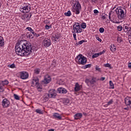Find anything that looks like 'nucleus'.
Segmentation results:
<instances>
[{"instance_id":"f257e3e1","label":"nucleus","mask_w":131,"mask_h":131,"mask_svg":"<svg viewBox=\"0 0 131 131\" xmlns=\"http://www.w3.org/2000/svg\"><path fill=\"white\" fill-rule=\"evenodd\" d=\"M15 53L18 56H29L32 54V45L29 42L19 41L15 46Z\"/></svg>"},{"instance_id":"f03ea898","label":"nucleus","mask_w":131,"mask_h":131,"mask_svg":"<svg viewBox=\"0 0 131 131\" xmlns=\"http://www.w3.org/2000/svg\"><path fill=\"white\" fill-rule=\"evenodd\" d=\"M117 17L119 20H123L126 17V10L124 8L118 7L115 10Z\"/></svg>"},{"instance_id":"7ed1b4c3","label":"nucleus","mask_w":131,"mask_h":131,"mask_svg":"<svg viewBox=\"0 0 131 131\" xmlns=\"http://www.w3.org/2000/svg\"><path fill=\"white\" fill-rule=\"evenodd\" d=\"M73 6L72 9V11L73 12V13H75L76 15H78V14L80 13V10H81V5H80L79 1H73Z\"/></svg>"},{"instance_id":"20e7f679","label":"nucleus","mask_w":131,"mask_h":131,"mask_svg":"<svg viewBox=\"0 0 131 131\" xmlns=\"http://www.w3.org/2000/svg\"><path fill=\"white\" fill-rule=\"evenodd\" d=\"M31 10V5L29 3H24L19 7V11L21 13L26 14L29 13Z\"/></svg>"},{"instance_id":"39448f33","label":"nucleus","mask_w":131,"mask_h":131,"mask_svg":"<svg viewBox=\"0 0 131 131\" xmlns=\"http://www.w3.org/2000/svg\"><path fill=\"white\" fill-rule=\"evenodd\" d=\"M75 60L79 65H85L86 64V58L82 54L78 55Z\"/></svg>"},{"instance_id":"423d86ee","label":"nucleus","mask_w":131,"mask_h":131,"mask_svg":"<svg viewBox=\"0 0 131 131\" xmlns=\"http://www.w3.org/2000/svg\"><path fill=\"white\" fill-rule=\"evenodd\" d=\"M73 28L74 30L73 32H75V33H81V32H82V29H81V27L78 23H76L73 25Z\"/></svg>"},{"instance_id":"0eeeda50","label":"nucleus","mask_w":131,"mask_h":131,"mask_svg":"<svg viewBox=\"0 0 131 131\" xmlns=\"http://www.w3.org/2000/svg\"><path fill=\"white\" fill-rule=\"evenodd\" d=\"M50 81H52V78L50 75L47 74L44 76V79L41 81V84H48Z\"/></svg>"},{"instance_id":"6e6552de","label":"nucleus","mask_w":131,"mask_h":131,"mask_svg":"<svg viewBox=\"0 0 131 131\" xmlns=\"http://www.w3.org/2000/svg\"><path fill=\"white\" fill-rule=\"evenodd\" d=\"M42 45L45 48H49V47H50L51 45H52L51 39L46 38L43 41Z\"/></svg>"},{"instance_id":"1a4fd4ad","label":"nucleus","mask_w":131,"mask_h":131,"mask_svg":"<svg viewBox=\"0 0 131 131\" xmlns=\"http://www.w3.org/2000/svg\"><path fill=\"white\" fill-rule=\"evenodd\" d=\"M19 74L21 79L25 80L27 79V78L29 77V74H28L27 72L26 71L20 72Z\"/></svg>"},{"instance_id":"9d476101","label":"nucleus","mask_w":131,"mask_h":131,"mask_svg":"<svg viewBox=\"0 0 131 131\" xmlns=\"http://www.w3.org/2000/svg\"><path fill=\"white\" fill-rule=\"evenodd\" d=\"M10 101L8 100L7 98L4 99L2 101V106L3 108H9L10 107Z\"/></svg>"},{"instance_id":"9b49d317","label":"nucleus","mask_w":131,"mask_h":131,"mask_svg":"<svg viewBox=\"0 0 131 131\" xmlns=\"http://www.w3.org/2000/svg\"><path fill=\"white\" fill-rule=\"evenodd\" d=\"M51 39L53 40V41L58 42L60 39V36H59V34L57 33L53 34Z\"/></svg>"},{"instance_id":"f8f14e48","label":"nucleus","mask_w":131,"mask_h":131,"mask_svg":"<svg viewBox=\"0 0 131 131\" xmlns=\"http://www.w3.org/2000/svg\"><path fill=\"white\" fill-rule=\"evenodd\" d=\"M125 104L127 107L131 108V97L127 96L124 99Z\"/></svg>"},{"instance_id":"ddd939ff","label":"nucleus","mask_w":131,"mask_h":131,"mask_svg":"<svg viewBox=\"0 0 131 131\" xmlns=\"http://www.w3.org/2000/svg\"><path fill=\"white\" fill-rule=\"evenodd\" d=\"M48 95H49V98H56V96H57L56 90L54 89L50 90L49 91Z\"/></svg>"},{"instance_id":"4468645a","label":"nucleus","mask_w":131,"mask_h":131,"mask_svg":"<svg viewBox=\"0 0 131 131\" xmlns=\"http://www.w3.org/2000/svg\"><path fill=\"white\" fill-rule=\"evenodd\" d=\"M38 83H39V79L37 77L34 78L31 82V86H35Z\"/></svg>"},{"instance_id":"2eb2a0df","label":"nucleus","mask_w":131,"mask_h":131,"mask_svg":"<svg viewBox=\"0 0 131 131\" xmlns=\"http://www.w3.org/2000/svg\"><path fill=\"white\" fill-rule=\"evenodd\" d=\"M111 15H112V11H110L108 13V18L111 21V22H113V23H115L116 24H119V23H120L119 21H114V17L113 16V18L111 17Z\"/></svg>"},{"instance_id":"dca6fc26","label":"nucleus","mask_w":131,"mask_h":131,"mask_svg":"<svg viewBox=\"0 0 131 131\" xmlns=\"http://www.w3.org/2000/svg\"><path fill=\"white\" fill-rule=\"evenodd\" d=\"M57 91L59 94H67V90L64 88H59Z\"/></svg>"},{"instance_id":"f3484780","label":"nucleus","mask_w":131,"mask_h":131,"mask_svg":"<svg viewBox=\"0 0 131 131\" xmlns=\"http://www.w3.org/2000/svg\"><path fill=\"white\" fill-rule=\"evenodd\" d=\"M81 89V85H80L78 82H76L75 85L74 91L75 92H79Z\"/></svg>"},{"instance_id":"a211bd4d","label":"nucleus","mask_w":131,"mask_h":131,"mask_svg":"<svg viewBox=\"0 0 131 131\" xmlns=\"http://www.w3.org/2000/svg\"><path fill=\"white\" fill-rule=\"evenodd\" d=\"M53 118L55 119H57L58 120H61L62 119V117L61 116V115L59 114L58 113H54L53 115Z\"/></svg>"},{"instance_id":"6ab92c4d","label":"nucleus","mask_w":131,"mask_h":131,"mask_svg":"<svg viewBox=\"0 0 131 131\" xmlns=\"http://www.w3.org/2000/svg\"><path fill=\"white\" fill-rule=\"evenodd\" d=\"M32 16V14L31 13H29L27 14H25V17L26 18V22H28L29 20H30V18Z\"/></svg>"},{"instance_id":"aec40b11","label":"nucleus","mask_w":131,"mask_h":131,"mask_svg":"<svg viewBox=\"0 0 131 131\" xmlns=\"http://www.w3.org/2000/svg\"><path fill=\"white\" fill-rule=\"evenodd\" d=\"M74 117L75 119H76V120H77V119H80V118H81V117H82V114L77 113L74 116Z\"/></svg>"},{"instance_id":"412c9836","label":"nucleus","mask_w":131,"mask_h":131,"mask_svg":"<svg viewBox=\"0 0 131 131\" xmlns=\"http://www.w3.org/2000/svg\"><path fill=\"white\" fill-rule=\"evenodd\" d=\"M110 49L113 53H114V52H116V47L114 44H112L110 47Z\"/></svg>"},{"instance_id":"4be33fe9","label":"nucleus","mask_w":131,"mask_h":131,"mask_svg":"<svg viewBox=\"0 0 131 131\" xmlns=\"http://www.w3.org/2000/svg\"><path fill=\"white\" fill-rule=\"evenodd\" d=\"M5 46V40L4 37L0 36V47H4Z\"/></svg>"},{"instance_id":"5701e85b","label":"nucleus","mask_w":131,"mask_h":131,"mask_svg":"<svg viewBox=\"0 0 131 131\" xmlns=\"http://www.w3.org/2000/svg\"><path fill=\"white\" fill-rule=\"evenodd\" d=\"M32 33L28 32L26 34V36L28 37V38H31L32 39L33 37H34V35L33 34H31Z\"/></svg>"},{"instance_id":"b1692460","label":"nucleus","mask_w":131,"mask_h":131,"mask_svg":"<svg viewBox=\"0 0 131 131\" xmlns=\"http://www.w3.org/2000/svg\"><path fill=\"white\" fill-rule=\"evenodd\" d=\"M26 30H28V31H30L32 34H35V33L34 32V30L32 29L31 27H27L26 28Z\"/></svg>"},{"instance_id":"393cba45","label":"nucleus","mask_w":131,"mask_h":131,"mask_svg":"<svg viewBox=\"0 0 131 131\" xmlns=\"http://www.w3.org/2000/svg\"><path fill=\"white\" fill-rule=\"evenodd\" d=\"M36 88L38 92H41L42 91V86L39 83L36 85Z\"/></svg>"},{"instance_id":"a878e982","label":"nucleus","mask_w":131,"mask_h":131,"mask_svg":"<svg viewBox=\"0 0 131 131\" xmlns=\"http://www.w3.org/2000/svg\"><path fill=\"white\" fill-rule=\"evenodd\" d=\"M49 98H50L49 93H45L44 94V96H43V100H45V101H49Z\"/></svg>"},{"instance_id":"bb28decb","label":"nucleus","mask_w":131,"mask_h":131,"mask_svg":"<svg viewBox=\"0 0 131 131\" xmlns=\"http://www.w3.org/2000/svg\"><path fill=\"white\" fill-rule=\"evenodd\" d=\"M0 83H1V84H2V85H6L9 84V81H8L7 80H5L4 81H2Z\"/></svg>"},{"instance_id":"cd10ccee","label":"nucleus","mask_w":131,"mask_h":131,"mask_svg":"<svg viewBox=\"0 0 131 131\" xmlns=\"http://www.w3.org/2000/svg\"><path fill=\"white\" fill-rule=\"evenodd\" d=\"M129 34L128 36V40H129V43H130V45H131V28H129Z\"/></svg>"},{"instance_id":"c85d7f7f","label":"nucleus","mask_w":131,"mask_h":131,"mask_svg":"<svg viewBox=\"0 0 131 131\" xmlns=\"http://www.w3.org/2000/svg\"><path fill=\"white\" fill-rule=\"evenodd\" d=\"M80 26L81 28H82V29H85V28H86V24L85 23H82Z\"/></svg>"},{"instance_id":"c756f323","label":"nucleus","mask_w":131,"mask_h":131,"mask_svg":"<svg viewBox=\"0 0 131 131\" xmlns=\"http://www.w3.org/2000/svg\"><path fill=\"white\" fill-rule=\"evenodd\" d=\"M110 89H112V90L114 89V84L113 83V82H112L111 80L110 81Z\"/></svg>"},{"instance_id":"7c9ffc66","label":"nucleus","mask_w":131,"mask_h":131,"mask_svg":"<svg viewBox=\"0 0 131 131\" xmlns=\"http://www.w3.org/2000/svg\"><path fill=\"white\" fill-rule=\"evenodd\" d=\"M70 102V100L69 99H65L63 101V104H64V105H68Z\"/></svg>"},{"instance_id":"2f4dec72","label":"nucleus","mask_w":131,"mask_h":131,"mask_svg":"<svg viewBox=\"0 0 131 131\" xmlns=\"http://www.w3.org/2000/svg\"><path fill=\"white\" fill-rule=\"evenodd\" d=\"M91 84H95L96 83V78H92L90 81Z\"/></svg>"},{"instance_id":"473e14b6","label":"nucleus","mask_w":131,"mask_h":131,"mask_svg":"<svg viewBox=\"0 0 131 131\" xmlns=\"http://www.w3.org/2000/svg\"><path fill=\"white\" fill-rule=\"evenodd\" d=\"M64 15L65 16H67V17H70V16H71V11L69 10L67 12L64 13Z\"/></svg>"},{"instance_id":"72a5a7b5","label":"nucleus","mask_w":131,"mask_h":131,"mask_svg":"<svg viewBox=\"0 0 131 131\" xmlns=\"http://www.w3.org/2000/svg\"><path fill=\"white\" fill-rule=\"evenodd\" d=\"M124 30L125 32H127V31L129 32V28L127 26V25L124 26Z\"/></svg>"},{"instance_id":"f704fd0d","label":"nucleus","mask_w":131,"mask_h":131,"mask_svg":"<svg viewBox=\"0 0 131 131\" xmlns=\"http://www.w3.org/2000/svg\"><path fill=\"white\" fill-rule=\"evenodd\" d=\"M40 72V69H35L34 70L35 74H39Z\"/></svg>"},{"instance_id":"c9c22d12","label":"nucleus","mask_w":131,"mask_h":131,"mask_svg":"<svg viewBox=\"0 0 131 131\" xmlns=\"http://www.w3.org/2000/svg\"><path fill=\"white\" fill-rule=\"evenodd\" d=\"M36 113H38L39 114H43V112L40 109L36 110Z\"/></svg>"},{"instance_id":"e433bc0d","label":"nucleus","mask_w":131,"mask_h":131,"mask_svg":"<svg viewBox=\"0 0 131 131\" xmlns=\"http://www.w3.org/2000/svg\"><path fill=\"white\" fill-rule=\"evenodd\" d=\"M92 67V64H86L83 67L84 69H86V68H91Z\"/></svg>"},{"instance_id":"4c0bfd02","label":"nucleus","mask_w":131,"mask_h":131,"mask_svg":"<svg viewBox=\"0 0 131 131\" xmlns=\"http://www.w3.org/2000/svg\"><path fill=\"white\" fill-rule=\"evenodd\" d=\"M8 67H9V68H16V66L15 65V64L12 63L11 64H9L8 66Z\"/></svg>"},{"instance_id":"58836bf2","label":"nucleus","mask_w":131,"mask_h":131,"mask_svg":"<svg viewBox=\"0 0 131 131\" xmlns=\"http://www.w3.org/2000/svg\"><path fill=\"white\" fill-rule=\"evenodd\" d=\"M112 104H113V99H111L108 102H107L106 105L109 106Z\"/></svg>"},{"instance_id":"ea45409f","label":"nucleus","mask_w":131,"mask_h":131,"mask_svg":"<svg viewBox=\"0 0 131 131\" xmlns=\"http://www.w3.org/2000/svg\"><path fill=\"white\" fill-rule=\"evenodd\" d=\"M5 91L4 90V88L3 87V84L1 82H0V93H2V92H4Z\"/></svg>"},{"instance_id":"a19ab883","label":"nucleus","mask_w":131,"mask_h":131,"mask_svg":"<svg viewBox=\"0 0 131 131\" xmlns=\"http://www.w3.org/2000/svg\"><path fill=\"white\" fill-rule=\"evenodd\" d=\"M95 69L97 71H98L99 72H102V71L101 70V68H99V66H96Z\"/></svg>"},{"instance_id":"79ce46f5","label":"nucleus","mask_w":131,"mask_h":131,"mask_svg":"<svg viewBox=\"0 0 131 131\" xmlns=\"http://www.w3.org/2000/svg\"><path fill=\"white\" fill-rule=\"evenodd\" d=\"M74 39L75 40H77V39L76 38V33L73 32V31H72Z\"/></svg>"},{"instance_id":"37998d69","label":"nucleus","mask_w":131,"mask_h":131,"mask_svg":"<svg viewBox=\"0 0 131 131\" xmlns=\"http://www.w3.org/2000/svg\"><path fill=\"white\" fill-rule=\"evenodd\" d=\"M99 56H100L99 53H95L92 56V58L94 59L95 58H97L99 57Z\"/></svg>"},{"instance_id":"c03bdc74","label":"nucleus","mask_w":131,"mask_h":131,"mask_svg":"<svg viewBox=\"0 0 131 131\" xmlns=\"http://www.w3.org/2000/svg\"><path fill=\"white\" fill-rule=\"evenodd\" d=\"M14 97L15 100H20V97L17 94H14Z\"/></svg>"},{"instance_id":"a18cd8bd","label":"nucleus","mask_w":131,"mask_h":131,"mask_svg":"<svg viewBox=\"0 0 131 131\" xmlns=\"http://www.w3.org/2000/svg\"><path fill=\"white\" fill-rule=\"evenodd\" d=\"M118 31H121L122 30V26H119L117 28Z\"/></svg>"},{"instance_id":"49530a36","label":"nucleus","mask_w":131,"mask_h":131,"mask_svg":"<svg viewBox=\"0 0 131 131\" xmlns=\"http://www.w3.org/2000/svg\"><path fill=\"white\" fill-rule=\"evenodd\" d=\"M104 67H107L108 68H110L111 69V64L110 63H106L104 64Z\"/></svg>"},{"instance_id":"de8ad7c7","label":"nucleus","mask_w":131,"mask_h":131,"mask_svg":"<svg viewBox=\"0 0 131 131\" xmlns=\"http://www.w3.org/2000/svg\"><path fill=\"white\" fill-rule=\"evenodd\" d=\"M118 42L120 43L121 41H122V38L120 37H118L117 39Z\"/></svg>"},{"instance_id":"09e8293b","label":"nucleus","mask_w":131,"mask_h":131,"mask_svg":"<svg viewBox=\"0 0 131 131\" xmlns=\"http://www.w3.org/2000/svg\"><path fill=\"white\" fill-rule=\"evenodd\" d=\"M104 31H105V29H104V28H100L99 29V32L100 33H103V32H104Z\"/></svg>"},{"instance_id":"8fccbe9b","label":"nucleus","mask_w":131,"mask_h":131,"mask_svg":"<svg viewBox=\"0 0 131 131\" xmlns=\"http://www.w3.org/2000/svg\"><path fill=\"white\" fill-rule=\"evenodd\" d=\"M85 82L86 84H89V82H91V80L89 79H86L85 80Z\"/></svg>"},{"instance_id":"3c124183","label":"nucleus","mask_w":131,"mask_h":131,"mask_svg":"<svg viewBox=\"0 0 131 131\" xmlns=\"http://www.w3.org/2000/svg\"><path fill=\"white\" fill-rule=\"evenodd\" d=\"M83 42H85V40H82L81 41H79L78 42V45H82Z\"/></svg>"},{"instance_id":"603ef678","label":"nucleus","mask_w":131,"mask_h":131,"mask_svg":"<svg viewBox=\"0 0 131 131\" xmlns=\"http://www.w3.org/2000/svg\"><path fill=\"white\" fill-rule=\"evenodd\" d=\"M98 2V0H91V3L94 5V4H96Z\"/></svg>"},{"instance_id":"864d4df0","label":"nucleus","mask_w":131,"mask_h":131,"mask_svg":"<svg viewBox=\"0 0 131 131\" xmlns=\"http://www.w3.org/2000/svg\"><path fill=\"white\" fill-rule=\"evenodd\" d=\"M98 54L99 56H101V55H103V54H105V50H103V51L98 53Z\"/></svg>"},{"instance_id":"5fc2aeb1","label":"nucleus","mask_w":131,"mask_h":131,"mask_svg":"<svg viewBox=\"0 0 131 131\" xmlns=\"http://www.w3.org/2000/svg\"><path fill=\"white\" fill-rule=\"evenodd\" d=\"M21 19H22V20H24V21H26V19L25 18V15H22L21 16Z\"/></svg>"},{"instance_id":"6e6d98bb","label":"nucleus","mask_w":131,"mask_h":131,"mask_svg":"<svg viewBox=\"0 0 131 131\" xmlns=\"http://www.w3.org/2000/svg\"><path fill=\"white\" fill-rule=\"evenodd\" d=\"M45 28H46V29H47V30H49V29H50V27L49 26V25H46L45 26Z\"/></svg>"},{"instance_id":"4d7b16f0","label":"nucleus","mask_w":131,"mask_h":131,"mask_svg":"<svg viewBox=\"0 0 131 131\" xmlns=\"http://www.w3.org/2000/svg\"><path fill=\"white\" fill-rule=\"evenodd\" d=\"M34 36H36V37H38L39 36H40V34H36L35 33V34H33Z\"/></svg>"},{"instance_id":"13d9d810","label":"nucleus","mask_w":131,"mask_h":131,"mask_svg":"<svg viewBox=\"0 0 131 131\" xmlns=\"http://www.w3.org/2000/svg\"><path fill=\"white\" fill-rule=\"evenodd\" d=\"M106 79V78L105 77H101L100 78L99 80H100L101 81H104V80Z\"/></svg>"},{"instance_id":"bf43d9fd","label":"nucleus","mask_w":131,"mask_h":131,"mask_svg":"<svg viewBox=\"0 0 131 131\" xmlns=\"http://www.w3.org/2000/svg\"><path fill=\"white\" fill-rule=\"evenodd\" d=\"M44 23H45V24H48V23H50V20H44Z\"/></svg>"},{"instance_id":"052dcab7","label":"nucleus","mask_w":131,"mask_h":131,"mask_svg":"<svg viewBox=\"0 0 131 131\" xmlns=\"http://www.w3.org/2000/svg\"><path fill=\"white\" fill-rule=\"evenodd\" d=\"M94 14H98V13H99V11H98L97 9H95L94 10Z\"/></svg>"},{"instance_id":"680f3d73","label":"nucleus","mask_w":131,"mask_h":131,"mask_svg":"<svg viewBox=\"0 0 131 131\" xmlns=\"http://www.w3.org/2000/svg\"><path fill=\"white\" fill-rule=\"evenodd\" d=\"M128 68H131V62L128 63Z\"/></svg>"},{"instance_id":"e2e57ef3","label":"nucleus","mask_w":131,"mask_h":131,"mask_svg":"<svg viewBox=\"0 0 131 131\" xmlns=\"http://www.w3.org/2000/svg\"><path fill=\"white\" fill-rule=\"evenodd\" d=\"M97 40H98V41H102V39H101L100 38H99V37H97Z\"/></svg>"},{"instance_id":"0e129e2a","label":"nucleus","mask_w":131,"mask_h":131,"mask_svg":"<svg viewBox=\"0 0 131 131\" xmlns=\"http://www.w3.org/2000/svg\"><path fill=\"white\" fill-rule=\"evenodd\" d=\"M128 107H129V106H127V107H124V110H128V109H129Z\"/></svg>"},{"instance_id":"69168bd1","label":"nucleus","mask_w":131,"mask_h":131,"mask_svg":"<svg viewBox=\"0 0 131 131\" xmlns=\"http://www.w3.org/2000/svg\"><path fill=\"white\" fill-rule=\"evenodd\" d=\"M102 19H103V20H105V19H106V16H102Z\"/></svg>"},{"instance_id":"338daca9","label":"nucleus","mask_w":131,"mask_h":131,"mask_svg":"<svg viewBox=\"0 0 131 131\" xmlns=\"http://www.w3.org/2000/svg\"><path fill=\"white\" fill-rule=\"evenodd\" d=\"M55 130L54 129H50L48 130V131H54Z\"/></svg>"},{"instance_id":"774afa93","label":"nucleus","mask_w":131,"mask_h":131,"mask_svg":"<svg viewBox=\"0 0 131 131\" xmlns=\"http://www.w3.org/2000/svg\"><path fill=\"white\" fill-rule=\"evenodd\" d=\"M49 29L52 28V25H50V26H49Z\"/></svg>"}]
</instances>
